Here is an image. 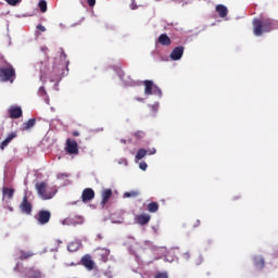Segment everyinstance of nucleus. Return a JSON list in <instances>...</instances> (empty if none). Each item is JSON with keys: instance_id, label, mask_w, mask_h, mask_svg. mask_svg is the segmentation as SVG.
Instances as JSON below:
<instances>
[{"instance_id": "26", "label": "nucleus", "mask_w": 278, "mask_h": 278, "mask_svg": "<svg viewBox=\"0 0 278 278\" xmlns=\"http://www.w3.org/2000/svg\"><path fill=\"white\" fill-rule=\"evenodd\" d=\"M77 249H79V243L77 242H72L67 245V251H70L71 253L77 251Z\"/></svg>"}, {"instance_id": "29", "label": "nucleus", "mask_w": 278, "mask_h": 278, "mask_svg": "<svg viewBox=\"0 0 278 278\" xmlns=\"http://www.w3.org/2000/svg\"><path fill=\"white\" fill-rule=\"evenodd\" d=\"M9 5H16L21 3V0H4Z\"/></svg>"}, {"instance_id": "12", "label": "nucleus", "mask_w": 278, "mask_h": 278, "mask_svg": "<svg viewBox=\"0 0 278 278\" xmlns=\"http://www.w3.org/2000/svg\"><path fill=\"white\" fill-rule=\"evenodd\" d=\"M170 58L174 61L181 60V58H184V46H178L174 48L170 53Z\"/></svg>"}, {"instance_id": "1", "label": "nucleus", "mask_w": 278, "mask_h": 278, "mask_svg": "<svg viewBox=\"0 0 278 278\" xmlns=\"http://www.w3.org/2000/svg\"><path fill=\"white\" fill-rule=\"evenodd\" d=\"M252 24L254 36H262V34H266L275 29V22L270 18H254Z\"/></svg>"}, {"instance_id": "34", "label": "nucleus", "mask_w": 278, "mask_h": 278, "mask_svg": "<svg viewBox=\"0 0 278 278\" xmlns=\"http://www.w3.org/2000/svg\"><path fill=\"white\" fill-rule=\"evenodd\" d=\"M151 111L153 112V114H155L157 112V104H152L150 105Z\"/></svg>"}, {"instance_id": "33", "label": "nucleus", "mask_w": 278, "mask_h": 278, "mask_svg": "<svg viewBox=\"0 0 278 278\" xmlns=\"http://www.w3.org/2000/svg\"><path fill=\"white\" fill-rule=\"evenodd\" d=\"M104 276H105L106 278H113V277H114V275H112V271H111V270L104 271Z\"/></svg>"}, {"instance_id": "7", "label": "nucleus", "mask_w": 278, "mask_h": 278, "mask_svg": "<svg viewBox=\"0 0 278 278\" xmlns=\"http://www.w3.org/2000/svg\"><path fill=\"white\" fill-rule=\"evenodd\" d=\"M20 210L23 214H31V202H29L27 195L23 197L22 203L20 204Z\"/></svg>"}, {"instance_id": "10", "label": "nucleus", "mask_w": 278, "mask_h": 278, "mask_svg": "<svg viewBox=\"0 0 278 278\" xmlns=\"http://www.w3.org/2000/svg\"><path fill=\"white\" fill-rule=\"evenodd\" d=\"M80 263L87 268V270H94V261L90 254H86L81 257Z\"/></svg>"}, {"instance_id": "37", "label": "nucleus", "mask_w": 278, "mask_h": 278, "mask_svg": "<svg viewBox=\"0 0 278 278\" xmlns=\"http://www.w3.org/2000/svg\"><path fill=\"white\" fill-rule=\"evenodd\" d=\"M201 262H203V258L201 256L198 257V261H195V265L200 266Z\"/></svg>"}, {"instance_id": "17", "label": "nucleus", "mask_w": 278, "mask_h": 278, "mask_svg": "<svg viewBox=\"0 0 278 278\" xmlns=\"http://www.w3.org/2000/svg\"><path fill=\"white\" fill-rule=\"evenodd\" d=\"M157 41L159 45H162V47H170L172 43L170 37H168L166 34H161Z\"/></svg>"}, {"instance_id": "11", "label": "nucleus", "mask_w": 278, "mask_h": 278, "mask_svg": "<svg viewBox=\"0 0 278 278\" xmlns=\"http://www.w3.org/2000/svg\"><path fill=\"white\" fill-rule=\"evenodd\" d=\"M94 199V190L91 188L84 189L81 193V201L83 203H88V201H92Z\"/></svg>"}, {"instance_id": "20", "label": "nucleus", "mask_w": 278, "mask_h": 278, "mask_svg": "<svg viewBox=\"0 0 278 278\" xmlns=\"http://www.w3.org/2000/svg\"><path fill=\"white\" fill-rule=\"evenodd\" d=\"M265 262H264V258L261 257V256H256L254 257V266L258 269V270H262V268H264L265 266Z\"/></svg>"}, {"instance_id": "21", "label": "nucleus", "mask_w": 278, "mask_h": 278, "mask_svg": "<svg viewBox=\"0 0 278 278\" xmlns=\"http://www.w3.org/2000/svg\"><path fill=\"white\" fill-rule=\"evenodd\" d=\"M36 125V118H30L27 122L23 123V131L31 129Z\"/></svg>"}, {"instance_id": "28", "label": "nucleus", "mask_w": 278, "mask_h": 278, "mask_svg": "<svg viewBox=\"0 0 278 278\" xmlns=\"http://www.w3.org/2000/svg\"><path fill=\"white\" fill-rule=\"evenodd\" d=\"M39 10L42 13L47 12V1L40 0V2H39Z\"/></svg>"}, {"instance_id": "4", "label": "nucleus", "mask_w": 278, "mask_h": 278, "mask_svg": "<svg viewBox=\"0 0 278 278\" xmlns=\"http://www.w3.org/2000/svg\"><path fill=\"white\" fill-rule=\"evenodd\" d=\"M144 94L147 97H151V94H157L159 97H162V89L157 87V85L153 84V80H144Z\"/></svg>"}, {"instance_id": "27", "label": "nucleus", "mask_w": 278, "mask_h": 278, "mask_svg": "<svg viewBox=\"0 0 278 278\" xmlns=\"http://www.w3.org/2000/svg\"><path fill=\"white\" fill-rule=\"evenodd\" d=\"M136 140H142V138H144L146 134L144 131L142 130H137L135 134H134Z\"/></svg>"}, {"instance_id": "32", "label": "nucleus", "mask_w": 278, "mask_h": 278, "mask_svg": "<svg viewBox=\"0 0 278 278\" xmlns=\"http://www.w3.org/2000/svg\"><path fill=\"white\" fill-rule=\"evenodd\" d=\"M88 5H90V8H94V5L97 4V0H87Z\"/></svg>"}, {"instance_id": "35", "label": "nucleus", "mask_w": 278, "mask_h": 278, "mask_svg": "<svg viewBox=\"0 0 278 278\" xmlns=\"http://www.w3.org/2000/svg\"><path fill=\"white\" fill-rule=\"evenodd\" d=\"M37 29H39V31H47V28L40 24L37 26Z\"/></svg>"}, {"instance_id": "2", "label": "nucleus", "mask_w": 278, "mask_h": 278, "mask_svg": "<svg viewBox=\"0 0 278 278\" xmlns=\"http://www.w3.org/2000/svg\"><path fill=\"white\" fill-rule=\"evenodd\" d=\"M14 79H16V70H14V66L8 65L7 67H0V81L14 84Z\"/></svg>"}, {"instance_id": "19", "label": "nucleus", "mask_w": 278, "mask_h": 278, "mask_svg": "<svg viewBox=\"0 0 278 278\" xmlns=\"http://www.w3.org/2000/svg\"><path fill=\"white\" fill-rule=\"evenodd\" d=\"M216 12L218 13V15L220 16V18H225V16H227L228 14V10L227 7L223 5V4H218L216 7Z\"/></svg>"}, {"instance_id": "42", "label": "nucleus", "mask_w": 278, "mask_h": 278, "mask_svg": "<svg viewBox=\"0 0 278 278\" xmlns=\"http://www.w3.org/2000/svg\"><path fill=\"white\" fill-rule=\"evenodd\" d=\"M121 142H122L123 144H127V140H125V139H121Z\"/></svg>"}, {"instance_id": "23", "label": "nucleus", "mask_w": 278, "mask_h": 278, "mask_svg": "<svg viewBox=\"0 0 278 278\" xmlns=\"http://www.w3.org/2000/svg\"><path fill=\"white\" fill-rule=\"evenodd\" d=\"M138 197H140V192L136 190L124 192V199H136Z\"/></svg>"}, {"instance_id": "41", "label": "nucleus", "mask_w": 278, "mask_h": 278, "mask_svg": "<svg viewBox=\"0 0 278 278\" xmlns=\"http://www.w3.org/2000/svg\"><path fill=\"white\" fill-rule=\"evenodd\" d=\"M136 101H140L141 103H144V99L143 98H136Z\"/></svg>"}, {"instance_id": "43", "label": "nucleus", "mask_w": 278, "mask_h": 278, "mask_svg": "<svg viewBox=\"0 0 278 278\" xmlns=\"http://www.w3.org/2000/svg\"><path fill=\"white\" fill-rule=\"evenodd\" d=\"M61 58L66 59V53L62 52V53H61Z\"/></svg>"}, {"instance_id": "14", "label": "nucleus", "mask_w": 278, "mask_h": 278, "mask_svg": "<svg viewBox=\"0 0 278 278\" xmlns=\"http://www.w3.org/2000/svg\"><path fill=\"white\" fill-rule=\"evenodd\" d=\"M16 136H17L16 132L9 134L8 137L2 142H0L1 151H3L8 147V144H10V142H12V140L16 138Z\"/></svg>"}, {"instance_id": "13", "label": "nucleus", "mask_w": 278, "mask_h": 278, "mask_svg": "<svg viewBox=\"0 0 278 278\" xmlns=\"http://www.w3.org/2000/svg\"><path fill=\"white\" fill-rule=\"evenodd\" d=\"M97 254H98V257H100L101 262L105 263L110 257V250L105 248H99Z\"/></svg>"}, {"instance_id": "25", "label": "nucleus", "mask_w": 278, "mask_h": 278, "mask_svg": "<svg viewBox=\"0 0 278 278\" xmlns=\"http://www.w3.org/2000/svg\"><path fill=\"white\" fill-rule=\"evenodd\" d=\"M147 149H139L137 154H136V160H142L143 157L147 156Z\"/></svg>"}, {"instance_id": "6", "label": "nucleus", "mask_w": 278, "mask_h": 278, "mask_svg": "<svg viewBox=\"0 0 278 278\" xmlns=\"http://www.w3.org/2000/svg\"><path fill=\"white\" fill-rule=\"evenodd\" d=\"M9 118H21L23 116V109L21 106L12 105L8 109Z\"/></svg>"}, {"instance_id": "30", "label": "nucleus", "mask_w": 278, "mask_h": 278, "mask_svg": "<svg viewBox=\"0 0 278 278\" xmlns=\"http://www.w3.org/2000/svg\"><path fill=\"white\" fill-rule=\"evenodd\" d=\"M154 278H168V274L167 273H157Z\"/></svg>"}, {"instance_id": "39", "label": "nucleus", "mask_w": 278, "mask_h": 278, "mask_svg": "<svg viewBox=\"0 0 278 278\" xmlns=\"http://www.w3.org/2000/svg\"><path fill=\"white\" fill-rule=\"evenodd\" d=\"M201 226V220H195V223L193 224V227H200Z\"/></svg>"}, {"instance_id": "18", "label": "nucleus", "mask_w": 278, "mask_h": 278, "mask_svg": "<svg viewBox=\"0 0 278 278\" xmlns=\"http://www.w3.org/2000/svg\"><path fill=\"white\" fill-rule=\"evenodd\" d=\"M101 197H102L101 205H105L108 201H110V199L112 198V189H104L102 191Z\"/></svg>"}, {"instance_id": "24", "label": "nucleus", "mask_w": 278, "mask_h": 278, "mask_svg": "<svg viewBox=\"0 0 278 278\" xmlns=\"http://www.w3.org/2000/svg\"><path fill=\"white\" fill-rule=\"evenodd\" d=\"M29 257H34V252H25V251H20V260L23 262L25 260H29Z\"/></svg>"}, {"instance_id": "36", "label": "nucleus", "mask_w": 278, "mask_h": 278, "mask_svg": "<svg viewBox=\"0 0 278 278\" xmlns=\"http://www.w3.org/2000/svg\"><path fill=\"white\" fill-rule=\"evenodd\" d=\"M64 177H68V174H59L58 179H64Z\"/></svg>"}, {"instance_id": "5", "label": "nucleus", "mask_w": 278, "mask_h": 278, "mask_svg": "<svg viewBox=\"0 0 278 278\" xmlns=\"http://www.w3.org/2000/svg\"><path fill=\"white\" fill-rule=\"evenodd\" d=\"M65 151L70 155H77L79 153V146L77 144V141L75 139H67Z\"/></svg>"}, {"instance_id": "8", "label": "nucleus", "mask_w": 278, "mask_h": 278, "mask_svg": "<svg viewBox=\"0 0 278 278\" xmlns=\"http://www.w3.org/2000/svg\"><path fill=\"white\" fill-rule=\"evenodd\" d=\"M135 223H137V225H141V226L149 225V223H151V215H149L147 213L136 215Z\"/></svg>"}, {"instance_id": "38", "label": "nucleus", "mask_w": 278, "mask_h": 278, "mask_svg": "<svg viewBox=\"0 0 278 278\" xmlns=\"http://www.w3.org/2000/svg\"><path fill=\"white\" fill-rule=\"evenodd\" d=\"M184 258L185 260H190V252L184 253Z\"/></svg>"}, {"instance_id": "3", "label": "nucleus", "mask_w": 278, "mask_h": 278, "mask_svg": "<svg viewBox=\"0 0 278 278\" xmlns=\"http://www.w3.org/2000/svg\"><path fill=\"white\" fill-rule=\"evenodd\" d=\"M35 188L37 190V194H39L43 201H48L49 199H53V197H55V192L47 190V182H37Z\"/></svg>"}, {"instance_id": "40", "label": "nucleus", "mask_w": 278, "mask_h": 278, "mask_svg": "<svg viewBox=\"0 0 278 278\" xmlns=\"http://www.w3.org/2000/svg\"><path fill=\"white\" fill-rule=\"evenodd\" d=\"M72 136L77 137V136H79V132H78L77 130H74V131L72 132Z\"/></svg>"}, {"instance_id": "9", "label": "nucleus", "mask_w": 278, "mask_h": 278, "mask_svg": "<svg viewBox=\"0 0 278 278\" xmlns=\"http://www.w3.org/2000/svg\"><path fill=\"white\" fill-rule=\"evenodd\" d=\"M39 225H47L51 220V212L49 211H39L38 218Z\"/></svg>"}, {"instance_id": "31", "label": "nucleus", "mask_w": 278, "mask_h": 278, "mask_svg": "<svg viewBox=\"0 0 278 278\" xmlns=\"http://www.w3.org/2000/svg\"><path fill=\"white\" fill-rule=\"evenodd\" d=\"M139 167H140L141 170H147V168H148L147 162H141L139 164Z\"/></svg>"}, {"instance_id": "16", "label": "nucleus", "mask_w": 278, "mask_h": 278, "mask_svg": "<svg viewBox=\"0 0 278 278\" xmlns=\"http://www.w3.org/2000/svg\"><path fill=\"white\" fill-rule=\"evenodd\" d=\"M14 189L13 188H8L3 187L2 188V199L5 201V199L10 200L14 198Z\"/></svg>"}, {"instance_id": "15", "label": "nucleus", "mask_w": 278, "mask_h": 278, "mask_svg": "<svg viewBox=\"0 0 278 278\" xmlns=\"http://www.w3.org/2000/svg\"><path fill=\"white\" fill-rule=\"evenodd\" d=\"M25 277L26 278H42V273H40V270L31 267V268L27 269Z\"/></svg>"}, {"instance_id": "22", "label": "nucleus", "mask_w": 278, "mask_h": 278, "mask_svg": "<svg viewBox=\"0 0 278 278\" xmlns=\"http://www.w3.org/2000/svg\"><path fill=\"white\" fill-rule=\"evenodd\" d=\"M160 210V204L157 202H150L148 204V212H150V214H155V212H157Z\"/></svg>"}, {"instance_id": "44", "label": "nucleus", "mask_w": 278, "mask_h": 278, "mask_svg": "<svg viewBox=\"0 0 278 278\" xmlns=\"http://www.w3.org/2000/svg\"><path fill=\"white\" fill-rule=\"evenodd\" d=\"M153 153H155V150H153V151L150 153V155H153Z\"/></svg>"}]
</instances>
